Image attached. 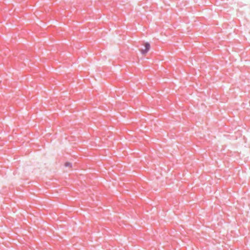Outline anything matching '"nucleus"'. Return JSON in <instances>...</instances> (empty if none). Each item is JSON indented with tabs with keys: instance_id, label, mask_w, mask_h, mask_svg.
<instances>
[{
	"instance_id": "obj_1",
	"label": "nucleus",
	"mask_w": 250,
	"mask_h": 250,
	"mask_svg": "<svg viewBox=\"0 0 250 250\" xmlns=\"http://www.w3.org/2000/svg\"><path fill=\"white\" fill-rule=\"evenodd\" d=\"M145 49L141 50V53L143 54H145L146 53L149 51L150 47V44L148 42L145 43Z\"/></svg>"
},
{
	"instance_id": "obj_2",
	"label": "nucleus",
	"mask_w": 250,
	"mask_h": 250,
	"mask_svg": "<svg viewBox=\"0 0 250 250\" xmlns=\"http://www.w3.org/2000/svg\"><path fill=\"white\" fill-rule=\"evenodd\" d=\"M64 166L65 167H71L72 166V164L71 163H69V162H66L64 164Z\"/></svg>"
}]
</instances>
